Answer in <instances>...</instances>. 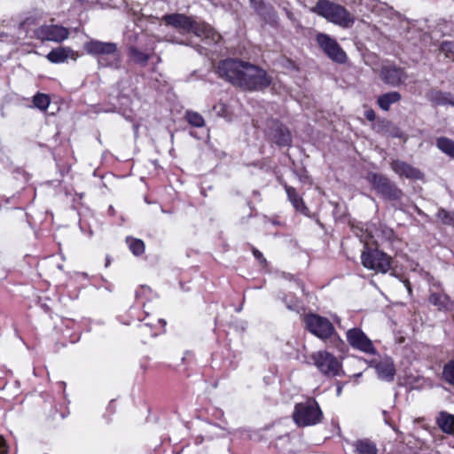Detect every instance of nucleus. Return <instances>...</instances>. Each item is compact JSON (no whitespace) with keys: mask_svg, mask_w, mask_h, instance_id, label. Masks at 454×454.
Segmentation results:
<instances>
[{"mask_svg":"<svg viewBox=\"0 0 454 454\" xmlns=\"http://www.w3.org/2000/svg\"><path fill=\"white\" fill-rule=\"evenodd\" d=\"M436 424L445 434H454V415L441 411L436 418Z\"/></svg>","mask_w":454,"mask_h":454,"instance_id":"obj_18","label":"nucleus"},{"mask_svg":"<svg viewBox=\"0 0 454 454\" xmlns=\"http://www.w3.org/2000/svg\"><path fill=\"white\" fill-rule=\"evenodd\" d=\"M127 243L135 255H140L145 252V244L141 239L127 238Z\"/></svg>","mask_w":454,"mask_h":454,"instance_id":"obj_29","label":"nucleus"},{"mask_svg":"<svg viewBox=\"0 0 454 454\" xmlns=\"http://www.w3.org/2000/svg\"><path fill=\"white\" fill-rule=\"evenodd\" d=\"M337 392H338V395H340V392H341V388H340V387H339Z\"/></svg>","mask_w":454,"mask_h":454,"instance_id":"obj_39","label":"nucleus"},{"mask_svg":"<svg viewBox=\"0 0 454 454\" xmlns=\"http://www.w3.org/2000/svg\"><path fill=\"white\" fill-rule=\"evenodd\" d=\"M442 377L449 384L454 387V359L444 365Z\"/></svg>","mask_w":454,"mask_h":454,"instance_id":"obj_30","label":"nucleus"},{"mask_svg":"<svg viewBox=\"0 0 454 454\" xmlns=\"http://www.w3.org/2000/svg\"><path fill=\"white\" fill-rule=\"evenodd\" d=\"M129 57L134 63L145 67L147 65V63L151 58V55L141 51L140 50H138L137 48H136L134 46H131L129 49Z\"/></svg>","mask_w":454,"mask_h":454,"instance_id":"obj_24","label":"nucleus"},{"mask_svg":"<svg viewBox=\"0 0 454 454\" xmlns=\"http://www.w3.org/2000/svg\"><path fill=\"white\" fill-rule=\"evenodd\" d=\"M272 137L275 143L278 145H287L291 142V135L287 129L285 127L279 126L276 130L272 133Z\"/></svg>","mask_w":454,"mask_h":454,"instance_id":"obj_26","label":"nucleus"},{"mask_svg":"<svg viewBox=\"0 0 454 454\" xmlns=\"http://www.w3.org/2000/svg\"><path fill=\"white\" fill-rule=\"evenodd\" d=\"M35 37L41 41H50L59 43L69 36L68 28L55 25V24H44L38 27L35 32Z\"/></svg>","mask_w":454,"mask_h":454,"instance_id":"obj_7","label":"nucleus"},{"mask_svg":"<svg viewBox=\"0 0 454 454\" xmlns=\"http://www.w3.org/2000/svg\"><path fill=\"white\" fill-rule=\"evenodd\" d=\"M253 254L256 259L265 261V259L262 256V254L260 251L254 249Z\"/></svg>","mask_w":454,"mask_h":454,"instance_id":"obj_37","label":"nucleus"},{"mask_svg":"<svg viewBox=\"0 0 454 454\" xmlns=\"http://www.w3.org/2000/svg\"><path fill=\"white\" fill-rule=\"evenodd\" d=\"M429 301L439 309H443L449 305V297L442 293H434L430 295Z\"/></svg>","mask_w":454,"mask_h":454,"instance_id":"obj_28","label":"nucleus"},{"mask_svg":"<svg viewBox=\"0 0 454 454\" xmlns=\"http://www.w3.org/2000/svg\"><path fill=\"white\" fill-rule=\"evenodd\" d=\"M317 42L332 60L337 63H344L346 61L347 55L335 39L326 34L319 33L317 35Z\"/></svg>","mask_w":454,"mask_h":454,"instance_id":"obj_8","label":"nucleus"},{"mask_svg":"<svg viewBox=\"0 0 454 454\" xmlns=\"http://www.w3.org/2000/svg\"><path fill=\"white\" fill-rule=\"evenodd\" d=\"M364 116L366 117L367 120H369L371 121H373L376 118V114L373 110L365 111Z\"/></svg>","mask_w":454,"mask_h":454,"instance_id":"obj_36","label":"nucleus"},{"mask_svg":"<svg viewBox=\"0 0 454 454\" xmlns=\"http://www.w3.org/2000/svg\"><path fill=\"white\" fill-rule=\"evenodd\" d=\"M7 453V446L4 439L0 435V454Z\"/></svg>","mask_w":454,"mask_h":454,"instance_id":"obj_35","label":"nucleus"},{"mask_svg":"<svg viewBox=\"0 0 454 454\" xmlns=\"http://www.w3.org/2000/svg\"><path fill=\"white\" fill-rule=\"evenodd\" d=\"M380 79L392 87H399L405 84L409 78L406 71L395 65H384L380 72Z\"/></svg>","mask_w":454,"mask_h":454,"instance_id":"obj_9","label":"nucleus"},{"mask_svg":"<svg viewBox=\"0 0 454 454\" xmlns=\"http://www.w3.org/2000/svg\"><path fill=\"white\" fill-rule=\"evenodd\" d=\"M416 210L419 215H422V211L419 207H416Z\"/></svg>","mask_w":454,"mask_h":454,"instance_id":"obj_38","label":"nucleus"},{"mask_svg":"<svg viewBox=\"0 0 454 454\" xmlns=\"http://www.w3.org/2000/svg\"><path fill=\"white\" fill-rule=\"evenodd\" d=\"M428 99L435 105H450L454 106V98L450 93L440 90H432L427 94Z\"/></svg>","mask_w":454,"mask_h":454,"instance_id":"obj_19","label":"nucleus"},{"mask_svg":"<svg viewBox=\"0 0 454 454\" xmlns=\"http://www.w3.org/2000/svg\"><path fill=\"white\" fill-rule=\"evenodd\" d=\"M437 148L448 156L454 158V140L442 137L436 140Z\"/></svg>","mask_w":454,"mask_h":454,"instance_id":"obj_27","label":"nucleus"},{"mask_svg":"<svg viewBox=\"0 0 454 454\" xmlns=\"http://www.w3.org/2000/svg\"><path fill=\"white\" fill-rule=\"evenodd\" d=\"M394 231L385 225H380V228L375 230L372 238H375V243L378 245L380 242L390 241L394 239Z\"/></svg>","mask_w":454,"mask_h":454,"instance_id":"obj_25","label":"nucleus"},{"mask_svg":"<svg viewBox=\"0 0 454 454\" xmlns=\"http://www.w3.org/2000/svg\"><path fill=\"white\" fill-rule=\"evenodd\" d=\"M162 19L167 25L178 29L182 33H190L192 28L193 20L184 14L174 13L165 15Z\"/></svg>","mask_w":454,"mask_h":454,"instance_id":"obj_13","label":"nucleus"},{"mask_svg":"<svg viewBox=\"0 0 454 454\" xmlns=\"http://www.w3.org/2000/svg\"><path fill=\"white\" fill-rule=\"evenodd\" d=\"M47 59L51 63H62L68 58L75 60L77 54L69 47H58L51 51L47 56Z\"/></svg>","mask_w":454,"mask_h":454,"instance_id":"obj_15","label":"nucleus"},{"mask_svg":"<svg viewBox=\"0 0 454 454\" xmlns=\"http://www.w3.org/2000/svg\"><path fill=\"white\" fill-rule=\"evenodd\" d=\"M437 217L446 224H451L453 218L450 214L443 208H440L437 212Z\"/></svg>","mask_w":454,"mask_h":454,"instance_id":"obj_34","label":"nucleus"},{"mask_svg":"<svg viewBox=\"0 0 454 454\" xmlns=\"http://www.w3.org/2000/svg\"><path fill=\"white\" fill-rule=\"evenodd\" d=\"M186 119L191 125L197 128L203 127L205 124L203 117L196 112H187Z\"/></svg>","mask_w":454,"mask_h":454,"instance_id":"obj_32","label":"nucleus"},{"mask_svg":"<svg viewBox=\"0 0 454 454\" xmlns=\"http://www.w3.org/2000/svg\"><path fill=\"white\" fill-rule=\"evenodd\" d=\"M391 168L400 176L409 179H420L423 176L419 169L399 160L392 161Z\"/></svg>","mask_w":454,"mask_h":454,"instance_id":"obj_14","label":"nucleus"},{"mask_svg":"<svg viewBox=\"0 0 454 454\" xmlns=\"http://www.w3.org/2000/svg\"><path fill=\"white\" fill-rule=\"evenodd\" d=\"M369 181L372 187L381 195L392 184L386 176L380 174L370 175Z\"/></svg>","mask_w":454,"mask_h":454,"instance_id":"obj_23","label":"nucleus"},{"mask_svg":"<svg viewBox=\"0 0 454 454\" xmlns=\"http://www.w3.org/2000/svg\"><path fill=\"white\" fill-rule=\"evenodd\" d=\"M314 364L325 375L334 377L340 375L341 365L338 359L327 351H317L310 356Z\"/></svg>","mask_w":454,"mask_h":454,"instance_id":"obj_6","label":"nucleus"},{"mask_svg":"<svg viewBox=\"0 0 454 454\" xmlns=\"http://www.w3.org/2000/svg\"><path fill=\"white\" fill-rule=\"evenodd\" d=\"M440 50L445 54L446 58L451 59L454 61V43L449 41L442 42Z\"/></svg>","mask_w":454,"mask_h":454,"instance_id":"obj_33","label":"nucleus"},{"mask_svg":"<svg viewBox=\"0 0 454 454\" xmlns=\"http://www.w3.org/2000/svg\"><path fill=\"white\" fill-rule=\"evenodd\" d=\"M347 340L349 345L362 352L373 354L375 348L371 340L358 328H352L347 332Z\"/></svg>","mask_w":454,"mask_h":454,"instance_id":"obj_10","label":"nucleus"},{"mask_svg":"<svg viewBox=\"0 0 454 454\" xmlns=\"http://www.w3.org/2000/svg\"><path fill=\"white\" fill-rule=\"evenodd\" d=\"M310 12L344 28L351 27L356 20L355 17L344 6L329 0H318L310 8Z\"/></svg>","mask_w":454,"mask_h":454,"instance_id":"obj_2","label":"nucleus"},{"mask_svg":"<svg viewBox=\"0 0 454 454\" xmlns=\"http://www.w3.org/2000/svg\"><path fill=\"white\" fill-rule=\"evenodd\" d=\"M381 196L386 200L394 201L395 203V206L398 210H404L405 205L403 203V199L405 198V195L395 184L392 183Z\"/></svg>","mask_w":454,"mask_h":454,"instance_id":"obj_17","label":"nucleus"},{"mask_svg":"<svg viewBox=\"0 0 454 454\" xmlns=\"http://www.w3.org/2000/svg\"><path fill=\"white\" fill-rule=\"evenodd\" d=\"M361 262L363 266L368 270L386 273L391 268L392 258L378 248L365 247L361 254Z\"/></svg>","mask_w":454,"mask_h":454,"instance_id":"obj_4","label":"nucleus"},{"mask_svg":"<svg viewBox=\"0 0 454 454\" xmlns=\"http://www.w3.org/2000/svg\"><path fill=\"white\" fill-rule=\"evenodd\" d=\"M217 73L222 79L245 90H262L272 82L271 76L258 66L238 59L219 62Z\"/></svg>","mask_w":454,"mask_h":454,"instance_id":"obj_1","label":"nucleus"},{"mask_svg":"<svg viewBox=\"0 0 454 454\" xmlns=\"http://www.w3.org/2000/svg\"><path fill=\"white\" fill-rule=\"evenodd\" d=\"M294 420L299 427H308L320 422L322 411L313 399L297 403L293 414Z\"/></svg>","mask_w":454,"mask_h":454,"instance_id":"obj_3","label":"nucleus"},{"mask_svg":"<svg viewBox=\"0 0 454 454\" xmlns=\"http://www.w3.org/2000/svg\"><path fill=\"white\" fill-rule=\"evenodd\" d=\"M286 192L288 196V199L294 207L300 211L302 214H306L308 211L307 207L305 206L303 200L299 196L296 190L291 186L286 185Z\"/></svg>","mask_w":454,"mask_h":454,"instance_id":"obj_21","label":"nucleus"},{"mask_svg":"<svg viewBox=\"0 0 454 454\" xmlns=\"http://www.w3.org/2000/svg\"><path fill=\"white\" fill-rule=\"evenodd\" d=\"M304 322L306 329L319 339H328L335 333L333 324L327 318L319 315H306Z\"/></svg>","mask_w":454,"mask_h":454,"instance_id":"obj_5","label":"nucleus"},{"mask_svg":"<svg viewBox=\"0 0 454 454\" xmlns=\"http://www.w3.org/2000/svg\"><path fill=\"white\" fill-rule=\"evenodd\" d=\"M190 33H193L196 36L208 43H216L220 41L221 35L214 30L212 27L204 22H192V28Z\"/></svg>","mask_w":454,"mask_h":454,"instance_id":"obj_12","label":"nucleus"},{"mask_svg":"<svg viewBox=\"0 0 454 454\" xmlns=\"http://www.w3.org/2000/svg\"><path fill=\"white\" fill-rule=\"evenodd\" d=\"M401 98V94L398 91L384 93L378 98V105L382 110L387 111L390 106L400 101Z\"/></svg>","mask_w":454,"mask_h":454,"instance_id":"obj_20","label":"nucleus"},{"mask_svg":"<svg viewBox=\"0 0 454 454\" xmlns=\"http://www.w3.org/2000/svg\"><path fill=\"white\" fill-rule=\"evenodd\" d=\"M353 446L356 454H377L378 452L375 443L368 439L357 440Z\"/></svg>","mask_w":454,"mask_h":454,"instance_id":"obj_22","label":"nucleus"},{"mask_svg":"<svg viewBox=\"0 0 454 454\" xmlns=\"http://www.w3.org/2000/svg\"><path fill=\"white\" fill-rule=\"evenodd\" d=\"M378 377L386 381H392L395 374L394 363L390 358H384L375 365Z\"/></svg>","mask_w":454,"mask_h":454,"instance_id":"obj_16","label":"nucleus"},{"mask_svg":"<svg viewBox=\"0 0 454 454\" xmlns=\"http://www.w3.org/2000/svg\"><path fill=\"white\" fill-rule=\"evenodd\" d=\"M83 48L88 54L93 56H118L117 45L114 43L91 39L84 43Z\"/></svg>","mask_w":454,"mask_h":454,"instance_id":"obj_11","label":"nucleus"},{"mask_svg":"<svg viewBox=\"0 0 454 454\" xmlns=\"http://www.w3.org/2000/svg\"><path fill=\"white\" fill-rule=\"evenodd\" d=\"M50 98L47 95L38 93L34 97L33 103L40 110H46L50 105Z\"/></svg>","mask_w":454,"mask_h":454,"instance_id":"obj_31","label":"nucleus"}]
</instances>
